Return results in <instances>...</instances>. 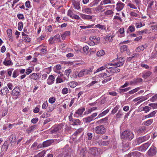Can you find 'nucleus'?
I'll list each match as a JSON object with an SVG mask.
<instances>
[{
    "label": "nucleus",
    "mask_w": 157,
    "mask_h": 157,
    "mask_svg": "<svg viewBox=\"0 0 157 157\" xmlns=\"http://www.w3.org/2000/svg\"><path fill=\"white\" fill-rule=\"evenodd\" d=\"M134 137L133 133L130 131L126 130L124 131L121 134V139L131 140Z\"/></svg>",
    "instance_id": "1"
},
{
    "label": "nucleus",
    "mask_w": 157,
    "mask_h": 157,
    "mask_svg": "<svg viewBox=\"0 0 157 157\" xmlns=\"http://www.w3.org/2000/svg\"><path fill=\"white\" fill-rule=\"evenodd\" d=\"M63 123L59 124H58L54 125L52 128L51 131V133L52 134L57 133L58 131L63 128Z\"/></svg>",
    "instance_id": "2"
},
{
    "label": "nucleus",
    "mask_w": 157,
    "mask_h": 157,
    "mask_svg": "<svg viewBox=\"0 0 157 157\" xmlns=\"http://www.w3.org/2000/svg\"><path fill=\"white\" fill-rule=\"evenodd\" d=\"M95 132L99 134H103L105 132V129L102 125H99L95 127Z\"/></svg>",
    "instance_id": "3"
},
{
    "label": "nucleus",
    "mask_w": 157,
    "mask_h": 157,
    "mask_svg": "<svg viewBox=\"0 0 157 157\" xmlns=\"http://www.w3.org/2000/svg\"><path fill=\"white\" fill-rule=\"evenodd\" d=\"M143 154L138 151H132L125 156V157H142Z\"/></svg>",
    "instance_id": "4"
},
{
    "label": "nucleus",
    "mask_w": 157,
    "mask_h": 157,
    "mask_svg": "<svg viewBox=\"0 0 157 157\" xmlns=\"http://www.w3.org/2000/svg\"><path fill=\"white\" fill-rule=\"evenodd\" d=\"M149 138L148 136H146L139 137L135 140V142L136 143V145H139L142 143L148 140Z\"/></svg>",
    "instance_id": "5"
},
{
    "label": "nucleus",
    "mask_w": 157,
    "mask_h": 157,
    "mask_svg": "<svg viewBox=\"0 0 157 157\" xmlns=\"http://www.w3.org/2000/svg\"><path fill=\"white\" fill-rule=\"evenodd\" d=\"M156 148L154 146H152L148 151L147 153L149 156H151L155 155L156 154Z\"/></svg>",
    "instance_id": "6"
},
{
    "label": "nucleus",
    "mask_w": 157,
    "mask_h": 157,
    "mask_svg": "<svg viewBox=\"0 0 157 157\" xmlns=\"http://www.w3.org/2000/svg\"><path fill=\"white\" fill-rule=\"evenodd\" d=\"M150 144L149 142L146 143L138 147V150L143 152H145L149 147Z\"/></svg>",
    "instance_id": "7"
},
{
    "label": "nucleus",
    "mask_w": 157,
    "mask_h": 157,
    "mask_svg": "<svg viewBox=\"0 0 157 157\" xmlns=\"http://www.w3.org/2000/svg\"><path fill=\"white\" fill-rule=\"evenodd\" d=\"M85 110V109L84 108H81L79 109L77 111L75 112L74 117L78 118L79 117L81 116Z\"/></svg>",
    "instance_id": "8"
},
{
    "label": "nucleus",
    "mask_w": 157,
    "mask_h": 157,
    "mask_svg": "<svg viewBox=\"0 0 157 157\" xmlns=\"http://www.w3.org/2000/svg\"><path fill=\"white\" fill-rule=\"evenodd\" d=\"M120 71V69L119 68H114L112 67H109V70H106L107 72L111 74L117 73L119 72Z\"/></svg>",
    "instance_id": "9"
},
{
    "label": "nucleus",
    "mask_w": 157,
    "mask_h": 157,
    "mask_svg": "<svg viewBox=\"0 0 157 157\" xmlns=\"http://www.w3.org/2000/svg\"><path fill=\"white\" fill-rule=\"evenodd\" d=\"M129 143L128 142H124L122 143V150L123 152L126 151L129 149Z\"/></svg>",
    "instance_id": "10"
},
{
    "label": "nucleus",
    "mask_w": 157,
    "mask_h": 157,
    "mask_svg": "<svg viewBox=\"0 0 157 157\" xmlns=\"http://www.w3.org/2000/svg\"><path fill=\"white\" fill-rule=\"evenodd\" d=\"M11 144L12 146L14 145V144L16 142V136L15 134H12L9 137Z\"/></svg>",
    "instance_id": "11"
},
{
    "label": "nucleus",
    "mask_w": 157,
    "mask_h": 157,
    "mask_svg": "<svg viewBox=\"0 0 157 157\" xmlns=\"http://www.w3.org/2000/svg\"><path fill=\"white\" fill-rule=\"evenodd\" d=\"M89 153L94 155H96L99 153L97 148L93 147L90 149Z\"/></svg>",
    "instance_id": "12"
},
{
    "label": "nucleus",
    "mask_w": 157,
    "mask_h": 157,
    "mask_svg": "<svg viewBox=\"0 0 157 157\" xmlns=\"http://www.w3.org/2000/svg\"><path fill=\"white\" fill-rule=\"evenodd\" d=\"M20 89L18 87H17L13 90L12 94L14 96H17L20 94Z\"/></svg>",
    "instance_id": "13"
},
{
    "label": "nucleus",
    "mask_w": 157,
    "mask_h": 157,
    "mask_svg": "<svg viewBox=\"0 0 157 157\" xmlns=\"http://www.w3.org/2000/svg\"><path fill=\"white\" fill-rule=\"evenodd\" d=\"M124 5L121 2H118L116 6V9L117 11H120L123 8Z\"/></svg>",
    "instance_id": "14"
},
{
    "label": "nucleus",
    "mask_w": 157,
    "mask_h": 157,
    "mask_svg": "<svg viewBox=\"0 0 157 157\" xmlns=\"http://www.w3.org/2000/svg\"><path fill=\"white\" fill-rule=\"evenodd\" d=\"M54 76L53 75H51L49 76L47 80V83L49 85H51L54 83Z\"/></svg>",
    "instance_id": "15"
},
{
    "label": "nucleus",
    "mask_w": 157,
    "mask_h": 157,
    "mask_svg": "<svg viewBox=\"0 0 157 157\" xmlns=\"http://www.w3.org/2000/svg\"><path fill=\"white\" fill-rule=\"evenodd\" d=\"M53 140H48L45 141H44L43 143V147H46L51 145V144L53 143Z\"/></svg>",
    "instance_id": "16"
},
{
    "label": "nucleus",
    "mask_w": 157,
    "mask_h": 157,
    "mask_svg": "<svg viewBox=\"0 0 157 157\" xmlns=\"http://www.w3.org/2000/svg\"><path fill=\"white\" fill-rule=\"evenodd\" d=\"M79 15L82 18L87 20H90L92 18V17L90 15H87L82 13H80Z\"/></svg>",
    "instance_id": "17"
},
{
    "label": "nucleus",
    "mask_w": 157,
    "mask_h": 157,
    "mask_svg": "<svg viewBox=\"0 0 157 157\" xmlns=\"http://www.w3.org/2000/svg\"><path fill=\"white\" fill-rule=\"evenodd\" d=\"M120 50L121 52H123L125 51L127 52V53L128 54H129V52H128L129 50V49L128 48V47L126 45H123L121 46L120 48Z\"/></svg>",
    "instance_id": "18"
},
{
    "label": "nucleus",
    "mask_w": 157,
    "mask_h": 157,
    "mask_svg": "<svg viewBox=\"0 0 157 157\" xmlns=\"http://www.w3.org/2000/svg\"><path fill=\"white\" fill-rule=\"evenodd\" d=\"M9 144L7 141H5L2 146L1 150L3 151H6L8 147Z\"/></svg>",
    "instance_id": "19"
},
{
    "label": "nucleus",
    "mask_w": 157,
    "mask_h": 157,
    "mask_svg": "<svg viewBox=\"0 0 157 157\" xmlns=\"http://www.w3.org/2000/svg\"><path fill=\"white\" fill-rule=\"evenodd\" d=\"M72 3L74 6V8L75 9L78 10L80 8V3L79 2L74 1L72 2Z\"/></svg>",
    "instance_id": "20"
},
{
    "label": "nucleus",
    "mask_w": 157,
    "mask_h": 157,
    "mask_svg": "<svg viewBox=\"0 0 157 157\" xmlns=\"http://www.w3.org/2000/svg\"><path fill=\"white\" fill-rule=\"evenodd\" d=\"M152 74V72L149 71H147L143 74L142 76L143 78H147Z\"/></svg>",
    "instance_id": "21"
},
{
    "label": "nucleus",
    "mask_w": 157,
    "mask_h": 157,
    "mask_svg": "<svg viewBox=\"0 0 157 157\" xmlns=\"http://www.w3.org/2000/svg\"><path fill=\"white\" fill-rule=\"evenodd\" d=\"M71 72V69L67 70L65 71L64 74L66 76H64V78H65V79L66 80H68L69 77V76Z\"/></svg>",
    "instance_id": "22"
},
{
    "label": "nucleus",
    "mask_w": 157,
    "mask_h": 157,
    "mask_svg": "<svg viewBox=\"0 0 157 157\" xmlns=\"http://www.w3.org/2000/svg\"><path fill=\"white\" fill-rule=\"evenodd\" d=\"M8 91L9 90L8 88L6 86H5L2 88L0 90L1 94L2 95H4L5 94H7Z\"/></svg>",
    "instance_id": "23"
},
{
    "label": "nucleus",
    "mask_w": 157,
    "mask_h": 157,
    "mask_svg": "<svg viewBox=\"0 0 157 157\" xmlns=\"http://www.w3.org/2000/svg\"><path fill=\"white\" fill-rule=\"evenodd\" d=\"M39 74L33 73L29 75V78L31 79H33L34 80L37 79L39 77Z\"/></svg>",
    "instance_id": "24"
},
{
    "label": "nucleus",
    "mask_w": 157,
    "mask_h": 157,
    "mask_svg": "<svg viewBox=\"0 0 157 157\" xmlns=\"http://www.w3.org/2000/svg\"><path fill=\"white\" fill-rule=\"evenodd\" d=\"M83 120L84 122L87 123H90V122L94 120L90 116H89L84 118L83 119Z\"/></svg>",
    "instance_id": "25"
},
{
    "label": "nucleus",
    "mask_w": 157,
    "mask_h": 157,
    "mask_svg": "<svg viewBox=\"0 0 157 157\" xmlns=\"http://www.w3.org/2000/svg\"><path fill=\"white\" fill-rule=\"evenodd\" d=\"M124 63V60L123 59V58H122L121 61L115 63V67H118L122 66H123Z\"/></svg>",
    "instance_id": "26"
},
{
    "label": "nucleus",
    "mask_w": 157,
    "mask_h": 157,
    "mask_svg": "<svg viewBox=\"0 0 157 157\" xmlns=\"http://www.w3.org/2000/svg\"><path fill=\"white\" fill-rule=\"evenodd\" d=\"M153 119H150L144 122V125L145 126H148L150 125L153 122Z\"/></svg>",
    "instance_id": "27"
},
{
    "label": "nucleus",
    "mask_w": 157,
    "mask_h": 157,
    "mask_svg": "<svg viewBox=\"0 0 157 157\" xmlns=\"http://www.w3.org/2000/svg\"><path fill=\"white\" fill-rule=\"evenodd\" d=\"M113 36H111L110 34H108L105 37V39L106 40H108L109 42H110L113 41Z\"/></svg>",
    "instance_id": "28"
},
{
    "label": "nucleus",
    "mask_w": 157,
    "mask_h": 157,
    "mask_svg": "<svg viewBox=\"0 0 157 157\" xmlns=\"http://www.w3.org/2000/svg\"><path fill=\"white\" fill-rule=\"evenodd\" d=\"M82 12L83 13H85L88 14L92 13L91 9L89 8L84 9L82 10Z\"/></svg>",
    "instance_id": "29"
},
{
    "label": "nucleus",
    "mask_w": 157,
    "mask_h": 157,
    "mask_svg": "<svg viewBox=\"0 0 157 157\" xmlns=\"http://www.w3.org/2000/svg\"><path fill=\"white\" fill-rule=\"evenodd\" d=\"M70 31H66L64 33L61 35L62 39L63 40H65L66 37L70 35Z\"/></svg>",
    "instance_id": "30"
},
{
    "label": "nucleus",
    "mask_w": 157,
    "mask_h": 157,
    "mask_svg": "<svg viewBox=\"0 0 157 157\" xmlns=\"http://www.w3.org/2000/svg\"><path fill=\"white\" fill-rule=\"evenodd\" d=\"M72 122L73 123L72 125H79L81 123V122L78 119H74L73 120V122Z\"/></svg>",
    "instance_id": "31"
},
{
    "label": "nucleus",
    "mask_w": 157,
    "mask_h": 157,
    "mask_svg": "<svg viewBox=\"0 0 157 157\" xmlns=\"http://www.w3.org/2000/svg\"><path fill=\"white\" fill-rule=\"evenodd\" d=\"M3 63L4 65L7 66H9L12 65L13 63L12 61L10 60H7L6 59L3 62Z\"/></svg>",
    "instance_id": "32"
},
{
    "label": "nucleus",
    "mask_w": 157,
    "mask_h": 157,
    "mask_svg": "<svg viewBox=\"0 0 157 157\" xmlns=\"http://www.w3.org/2000/svg\"><path fill=\"white\" fill-rule=\"evenodd\" d=\"M108 120V118L105 117V118L102 119L98 121L97 122V123L99 124L102 123H105Z\"/></svg>",
    "instance_id": "33"
},
{
    "label": "nucleus",
    "mask_w": 157,
    "mask_h": 157,
    "mask_svg": "<svg viewBox=\"0 0 157 157\" xmlns=\"http://www.w3.org/2000/svg\"><path fill=\"white\" fill-rule=\"evenodd\" d=\"M60 35L59 34H57L54 37V41L56 40L59 42H61L62 41L60 39Z\"/></svg>",
    "instance_id": "34"
},
{
    "label": "nucleus",
    "mask_w": 157,
    "mask_h": 157,
    "mask_svg": "<svg viewBox=\"0 0 157 157\" xmlns=\"http://www.w3.org/2000/svg\"><path fill=\"white\" fill-rule=\"evenodd\" d=\"M35 127V125L30 127L26 130V132L29 134L32 132H33L34 129Z\"/></svg>",
    "instance_id": "35"
},
{
    "label": "nucleus",
    "mask_w": 157,
    "mask_h": 157,
    "mask_svg": "<svg viewBox=\"0 0 157 157\" xmlns=\"http://www.w3.org/2000/svg\"><path fill=\"white\" fill-rule=\"evenodd\" d=\"M92 69L91 68H90L88 69H84L85 72L86 74V75H91L92 72Z\"/></svg>",
    "instance_id": "36"
},
{
    "label": "nucleus",
    "mask_w": 157,
    "mask_h": 157,
    "mask_svg": "<svg viewBox=\"0 0 157 157\" xmlns=\"http://www.w3.org/2000/svg\"><path fill=\"white\" fill-rule=\"evenodd\" d=\"M145 48L143 45H141L138 47L136 49V52H140L143 51Z\"/></svg>",
    "instance_id": "37"
},
{
    "label": "nucleus",
    "mask_w": 157,
    "mask_h": 157,
    "mask_svg": "<svg viewBox=\"0 0 157 157\" xmlns=\"http://www.w3.org/2000/svg\"><path fill=\"white\" fill-rule=\"evenodd\" d=\"M45 153V151H43L35 156L34 157H44Z\"/></svg>",
    "instance_id": "38"
},
{
    "label": "nucleus",
    "mask_w": 157,
    "mask_h": 157,
    "mask_svg": "<svg viewBox=\"0 0 157 157\" xmlns=\"http://www.w3.org/2000/svg\"><path fill=\"white\" fill-rule=\"evenodd\" d=\"M77 83L75 82H71L69 83V85L71 88L75 87L77 85Z\"/></svg>",
    "instance_id": "39"
},
{
    "label": "nucleus",
    "mask_w": 157,
    "mask_h": 157,
    "mask_svg": "<svg viewBox=\"0 0 157 157\" xmlns=\"http://www.w3.org/2000/svg\"><path fill=\"white\" fill-rule=\"evenodd\" d=\"M104 51L102 50L98 51L97 53V55L98 56H101L104 55Z\"/></svg>",
    "instance_id": "40"
},
{
    "label": "nucleus",
    "mask_w": 157,
    "mask_h": 157,
    "mask_svg": "<svg viewBox=\"0 0 157 157\" xmlns=\"http://www.w3.org/2000/svg\"><path fill=\"white\" fill-rule=\"evenodd\" d=\"M123 115V112L119 110L117 113L116 114V117L117 118H120Z\"/></svg>",
    "instance_id": "41"
},
{
    "label": "nucleus",
    "mask_w": 157,
    "mask_h": 157,
    "mask_svg": "<svg viewBox=\"0 0 157 157\" xmlns=\"http://www.w3.org/2000/svg\"><path fill=\"white\" fill-rule=\"evenodd\" d=\"M109 142L108 141H101L99 143V144L101 146H106L108 145Z\"/></svg>",
    "instance_id": "42"
},
{
    "label": "nucleus",
    "mask_w": 157,
    "mask_h": 157,
    "mask_svg": "<svg viewBox=\"0 0 157 157\" xmlns=\"http://www.w3.org/2000/svg\"><path fill=\"white\" fill-rule=\"evenodd\" d=\"M140 88L139 87H138L136 88L135 89L129 91V93L130 94H133L139 90L140 89Z\"/></svg>",
    "instance_id": "43"
},
{
    "label": "nucleus",
    "mask_w": 157,
    "mask_h": 157,
    "mask_svg": "<svg viewBox=\"0 0 157 157\" xmlns=\"http://www.w3.org/2000/svg\"><path fill=\"white\" fill-rule=\"evenodd\" d=\"M23 23L22 22H20L18 23V30L21 31L23 28Z\"/></svg>",
    "instance_id": "44"
},
{
    "label": "nucleus",
    "mask_w": 157,
    "mask_h": 157,
    "mask_svg": "<svg viewBox=\"0 0 157 157\" xmlns=\"http://www.w3.org/2000/svg\"><path fill=\"white\" fill-rule=\"evenodd\" d=\"M95 26L97 28L101 29V30H105V27L104 25H101L100 24H98L96 25Z\"/></svg>",
    "instance_id": "45"
},
{
    "label": "nucleus",
    "mask_w": 157,
    "mask_h": 157,
    "mask_svg": "<svg viewBox=\"0 0 157 157\" xmlns=\"http://www.w3.org/2000/svg\"><path fill=\"white\" fill-rule=\"evenodd\" d=\"M83 131V129L82 128L78 129L73 134L74 136H76L79 133Z\"/></svg>",
    "instance_id": "46"
},
{
    "label": "nucleus",
    "mask_w": 157,
    "mask_h": 157,
    "mask_svg": "<svg viewBox=\"0 0 157 157\" xmlns=\"http://www.w3.org/2000/svg\"><path fill=\"white\" fill-rule=\"evenodd\" d=\"M134 82L136 84L137 83L141 82L143 81V79L141 78H135L134 79Z\"/></svg>",
    "instance_id": "47"
},
{
    "label": "nucleus",
    "mask_w": 157,
    "mask_h": 157,
    "mask_svg": "<svg viewBox=\"0 0 157 157\" xmlns=\"http://www.w3.org/2000/svg\"><path fill=\"white\" fill-rule=\"evenodd\" d=\"M157 100V94L153 96L150 99V101L151 102H153Z\"/></svg>",
    "instance_id": "48"
},
{
    "label": "nucleus",
    "mask_w": 157,
    "mask_h": 157,
    "mask_svg": "<svg viewBox=\"0 0 157 157\" xmlns=\"http://www.w3.org/2000/svg\"><path fill=\"white\" fill-rule=\"evenodd\" d=\"M135 30V28L134 26H130L128 29V31H129L131 33L134 32Z\"/></svg>",
    "instance_id": "49"
},
{
    "label": "nucleus",
    "mask_w": 157,
    "mask_h": 157,
    "mask_svg": "<svg viewBox=\"0 0 157 157\" xmlns=\"http://www.w3.org/2000/svg\"><path fill=\"white\" fill-rule=\"evenodd\" d=\"M128 6H129L130 8L134 9H137L136 7L133 4L131 3H128Z\"/></svg>",
    "instance_id": "50"
},
{
    "label": "nucleus",
    "mask_w": 157,
    "mask_h": 157,
    "mask_svg": "<svg viewBox=\"0 0 157 157\" xmlns=\"http://www.w3.org/2000/svg\"><path fill=\"white\" fill-rule=\"evenodd\" d=\"M68 92V90L67 88L65 87L62 90V93L63 94H66Z\"/></svg>",
    "instance_id": "51"
},
{
    "label": "nucleus",
    "mask_w": 157,
    "mask_h": 157,
    "mask_svg": "<svg viewBox=\"0 0 157 157\" xmlns=\"http://www.w3.org/2000/svg\"><path fill=\"white\" fill-rule=\"evenodd\" d=\"M130 89V87H128L124 89H120V93H124Z\"/></svg>",
    "instance_id": "52"
},
{
    "label": "nucleus",
    "mask_w": 157,
    "mask_h": 157,
    "mask_svg": "<svg viewBox=\"0 0 157 157\" xmlns=\"http://www.w3.org/2000/svg\"><path fill=\"white\" fill-rule=\"evenodd\" d=\"M113 13V12L110 10H108L105 12V14L106 15H110Z\"/></svg>",
    "instance_id": "53"
},
{
    "label": "nucleus",
    "mask_w": 157,
    "mask_h": 157,
    "mask_svg": "<svg viewBox=\"0 0 157 157\" xmlns=\"http://www.w3.org/2000/svg\"><path fill=\"white\" fill-rule=\"evenodd\" d=\"M19 75V72L17 71H14L13 74V77L14 78H16Z\"/></svg>",
    "instance_id": "54"
},
{
    "label": "nucleus",
    "mask_w": 157,
    "mask_h": 157,
    "mask_svg": "<svg viewBox=\"0 0 157 157\" xmlns=\"http://www.w3.org/2000/svg\"><path fill=\"white\" fill-rule=\"evenodd\" d=\"M97 108L96 107H93L90 109H89L88 110V113H90L93 111L96 110L97 109Z\"/></svg>",
    "instance_id": "55"
},
{
    "label": "nucleus",
    "mask_w": 157,
    "mask_h": 157,
    "mask_svg": "<svg viewBox=\"0 0 157 157\" xmlns=\"http://www.w3.org/2000/svg\"><path fill=\"white\" fill-rule=\"evenodd\" d=\"M148 31V30L147 29H145L144 30L140 31L139 32V33L140 35H141L144 33H146Z\"/></svg>",
    "instance_id": "56"
},
{
    "label": "nucleus",
    "mask_w": 157,
    "mask_h": 157,
    "mask_svg": "<svg viewBox=\"0 0 157 157\" xmlns=\"http://www.w3.org/2000/svg\"><path fill=\"white\" fill-rule=\"evenodd\" d=\"M88 139L89 140H90L92 139L93 137V134L92 133L88 132L87 133Z\"/></svg>",
    "instance_id": "57"
},
{
    "label": "nucleus",
    "mask_w": 157,
    "mask_h": 157,
    "mask_svg": "<svg viewBox=\"0 0 157 157\" xmlns=\"http://www.w3.org/2000/svg\"><path fill=\"white\" fill-rule=\"evenodd\" d=\"M148 105L152 107L153 109H156L157 108V103H151Z\"/></svg>",
    "instance_id": "58"
},
{
    "label": "nucleus",
    "mask_w": 157,
    "mask_h": 157,
    "mask_svg": "<svg viewBox=\"0 0 157 157\" xmlns=\"http://www.w3.org/2000/svg\"><path fill=\"white\" fill-rule=\"evenodd\" d=\"M150 109L151 108L150 107L148 106H147L144 107L143 110L144 111H145V112L147 113L148 112Z\"/></svg>",
    "instance_id": "59"
},
{
    "label": "nucleus",
    "mask_w": 157,
    "mask_h": 157,
    "mask_svg": "<svg viewBox=\"0 0 157 157\" xmlns=\"http://www.w3.org/2000/svg\"><path fill=\"white\" fill-rule=\"evenodd\" d=\"M118 109V107L117 106H116L112 110L111 112L112 113H115L117 111Z\"/></svg>",
    "instance_id": "60"
},
{
    "label": "nucleus",
    "mask_w": 157,
    "mask_h": 157,
    "mask_svg": "<svg viewBox=\"0 0 157 157\" xmlns=\"http://www.w3.org/2000/svg\"><path fill=\"white\" fill-rule=\"evenodd\" d=\"M7 33L9 36H12V30L11 29H8L7 30Z\"/></svg>",
    "instance_id": "61"
},
{
    "label": "nucleus",
    "mask_w": 157,
    "mask_h": 157,
    "mask_svg": "<svg viewBox=\"0 0 157 157\" xmlns=\"http://www.w3.org/2000/svg\"><path fill=\"white\" fill-rule=\"evenodd\" d=\"M45 37V35H43L37 38V40L38 41H41L42 40H43Z\"/></svg>",
    "instance_id": "62"
},
{
    "label": "nucleus",
    "mask_w": 157,
    "mask_h": 157,
    "mask_svg": "<svg viewBox=\"0 0 157 157\" xmlns=\"http://www.w3.org/2000/svg\"><path fill=\"white\" fill-rule=\"evenodd\" d=\"M17 17L19 19H24V17L22 14L19 13L17 15Z\"/></svg>",
    "instance_id": "63"
},
{
    "label": "nucleus",
    "mask_w": 157,
    "mask_h": 157,
    "mask_svg": "<svg viewBox=\"0 0 157 157\" xmlns=\"http://www.w3.org/2000/svg\"><path fill=\"white\" fill-rule=\"evenodd\" d=\"M77 77L78 76L79 77H81L83 76H84V74L83 71H82V70H81L79 73L76 75Z\"/></svg>",
    "instance_id": "64"
}]
</instances>
